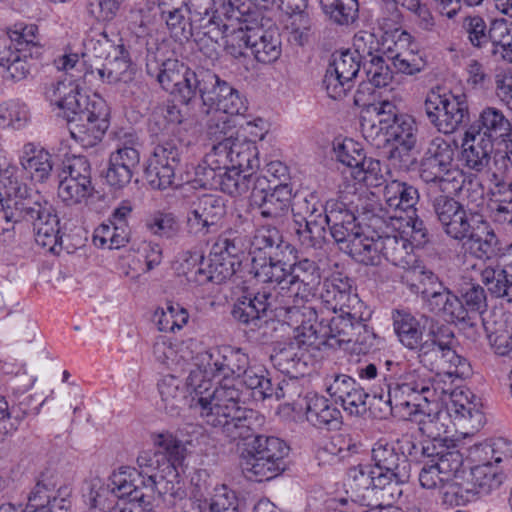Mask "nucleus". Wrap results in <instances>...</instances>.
<instances>
[{
    "label": "nucleus",
    "instance_id": "nucleus-36",
    "mask_svg": "<svg viewBox=\"0 0 512 512\" xmlns=\"http://www.w3.org/2000/svg\"><path fill=\"white\" fill-rule=\"evenodd\" d=\"M395 34H398V40L394 41V35L392 38L388 35V44H386L387 59L392 62L394 68L403 74L413 75L423 70L425 63L423 59L415 54L413 51L403 49L404 43L410 41V34L406 31L399 32L395 30Z\"/></svg>",
    "mask_w": 512,
    "mask_h": 512
},
{
    "label": "nucleus",
    "instance_id": "nucleus-34",
    "mask_svg": "<svg viewBox=\"0 0 512 512\" xmlns=\"http://www.w3.org/2000/svg\"><path fill=\"white\" fill-rule=\"evenodd\" d=\"M109 483L116 499L127 497L132 504L145 502L144 490L148 489L147 479L145 480L142 473L135 468L120 467L110 475Z\"/></svg>",
    "mask_w": 512,
    "mask_h": 512
},
{
    "label": "nucleus",
    "instance_id": "nucleus-48",
    "mask_svg": "<svg viewBox=\"0 0 512 512\" xmlns=\"http://www.w3.org/2000/svg\"><path fill=\"white\" fill-rule=\"evenodd\" d=\"M439 132L443 134H452L462 125L470 120L469 105L466 95L447 94V102L444 114H441Z\"/></svg>",
    "mask_w": 512,
    "mask_h": 512
},
{
    "label": "nucleus",
    "instance_id": "nucleus-12",
    "mask_svg": "<svg viewBox=\"0 0 512 512\" xmlns=\"http://www.w3.org/2000/svg\"><path fill=\"white\" fill-rule=\"evenodd\" d=\"M31 203H4L0 202V230L8 231L10 223H18L22 220L30 222L33 226L36 243L52 253L61 250V236L59 218H42L36 216Z\"/></svg>",
    "mask_w": 512,
    "mask_h": 512
},
{
    "label": "nucleus",
    "instance_id": "nucleus-50",
    "mask_svg": "<svg viewBox=\"0 0 512 512\" xmlns=\"http://www.w3.org/2000/svg\"><path fill=\"white\" fill-rule=\"evenodd\" d=\"M354 293L349 278L336 276L324 281L320 297L327 309L337 313L349 302Z\"/></svg>",
    "mask_w": 512,
    "mask_h": 512
},
{
    "label": "nucleus",
    "instance_id": "nucleus-6",
    "mask_svg": "<svg viewBox=\"0 0 512 512\" xmlns=\"http://www.w3.org/2000/svg\"><path fill=\"white\" fill-rule=\"evenodd\" d=\"M339 314L322 329L323 336H332L335 344H352V350L366 354L374 346L376 334L369 326L372 310L358 297H351Z\"/></svg>",
    "mask_w": 512,
    "mask_h": 512
},
{
    "label": "nucleus",
    "instance_id": "nucleus-47",
    "mask_svg": "<svg viewBox=\"0 0 512 512\" xmlns=\"http://www.w3.org/2000/svg\"><path fill=\"white\" fill-rule=\"evenodd\" d=\"M455 288L461 304L465 308L468 322L470 314H481L487 309V294L485 289L472 278L461 276L455 283Z\"/></svg>",
    "mask_w": 512,
    "mask_h": 512
},
{
    "label": "nucleus",
    "instance_id": "nucleus-57",
    "mask_svg": "<svg viewBox=\"0 0 512 512\" xmlns=\"http://www.w3.org/2000/svg\"><path fill=\"white\" fill-rule=\"evenodd\" d=\"M323 12L339 25H349L358 18V0H319Z\"/></svg>",
    "mask_w": 512,
    "mask_h": 512
},
{
    "label": "nucleus",
    "instance_id": "nucleus-14",
    "mask_svg": "<svg viewBox=\"0 0 512 512\" xmlns=\"http://www.w3.org/2000/svg\"><path fill=\"white\" fill-rule=\"evenodd\" d=\"M373 467L378 476L377 483L383 482L388 496H400V485L409 481L411 465L404 453H399L392 444L379 441L372 449Z\"/></svg>",
    "mask_w": 512,
    "mask_h": 512
},
{
    "label": "nucleus",
    "instance_id": "nucleus-37",
    "mask_svg": "<svg viewBox=\"0 0 512 512\" xmlns=\"http://www.w3.org/2000/svg\"><path fill=\"white\" fill-rule=\"evenodd\" d=\"M465 239L470 242V249L478 258L502 257L504 249L501 247L500 240L482 215H480V223L472 225Z\"/></svg>",
    "mask_w": 512,
    "mask_h": 512
},
{
    "label": "nucleus",
    "instance_id": "nucleus-21",
    "mask_svg": "<svg viewBox=\"0 0 512 512\" xmlns=\"http://www.w3.org/2000/svg\"><path fill=\"white\" fill-rule=\"evenodd\" d=\"M254 186L251 193V205L259 211L262 218L281 224L288 217L292 188L289 184L281 182L268 190Z\"/></svg>",
    "mask_w": 512,
    "mask_h": 512
},
{
    "label": "nucleus",
    "instance_id": "nucleus-63",
    "mask_svg": "<svg viewBox=\"0 0 512 512\" xmlns=\"http://www.w3.org/2000/svg\"><path fill=\"white\" fill-rule=\"evenodd\" d=\"M362 66L361 55L356 51L347 50L339 55H333V61L329 65L328 70L340 75V78L345 80L353 79L357 76Z\"/></svg>",
    "mask_w": 512,
    "mask_h": 512
},
{
    "label": "nucleus",
    "instance_id": "nucleus-9",
    "mask_svg": "<svg viewBox=\"0 0 512 512\" xmlns=\"http://www.w3.org/2000/svg\"><path fill=\"white\" fill-rule=\"evenodd\" d=\"M454 332L445 324L431 327L425 340L415 349L423 367L437 374L463 376L468 370L467 360L454 349Z\"/></svg>",
    "mask_w": 512,
    "mask_h": 512
},
{
    "label": "nucleus",
    "instance_id": "nucleus-17",
    "mask_svg": "<svg viewBox=\"0 0 512 512\" xmlns=\"http://www.w3.org/2000/svg\"><path fill=\"white\" fill-rule=\"evenodd\" d=\"M308 301L293 300L290 304H282V301H278L277 305L282 308L279 313V318L292 327L297 333L295 339L302 342V345L311 346L316 340H320V343L328 342L329 345H335L332 336H323L322 329L326 327L323 321L317 323V312L316 310L307 304Z\"/></svg>",
    "mask_w": 512,
    "mask_h": 512
},
{
    "label": "nucleus",
    "instance_id": "nucleus-60",
    "mask_svg": "<svg viewBox=\"0 0 512 512\" xmlns=\"http://www.w3.org/2000/svg\"><path fill=\"white\" fill-rule=\"evenodd\" d=\"M146 229L153 235L173 239L180 233L181 226L173 213L157 211L145 220Z\"/></svg>",
    "mask_w": 512,
    "mask_h": 512
},
{
    "label": "nucleus",
    "instance_id": "nucleus-55",
    "mask_svg": "<svg viewBox=\"0 0 512 512\" xmlns=\"http://www.w3.org/2000/svg\"><path fill=\"white\" fill-rule=\"evenodd\" d=\"M206 133L214 143L226 138L235 139L236 125L234 118L223 111L207 110Z\"/></svg>",
    "mask_w": 512,
    "mask_h": 512
},
{
    "label": "nucleus",
    "instance_id": "nucleus-53",
    "mask_svg": "<svg viewBox=\"0 0 512 512\" xmlns=\"http://www.w3.org/2000/svg\"><path fill=\"white\" fill-rule=\"evenodd\" d=\"M297 339L286 343L283 347L275 350L270 359L274 367L284 374H294L299 371L301 365H305L303 358L306 349Z\"/></svg>",
    "mask_w": 512,
    "mask_h": 512
},
{
    "label": "nucleus",
    "instance_id": "nucleus-7",
    "mask_svg": "<svg viewBox=\"0 0 512 512\" xmlns=\"http://www.w3.org/2000/svg\"><path fill=\"white\" fill-rule=\"evenodd\" d=\"M391 374L382 373L385 381L395 378L394 383H387L388 403L401 407H423L439 400L434 381L421 368L401 370L399 363L387 360L384 363Z\"/></svg>",
    "mask_w": 512,
    "mask_h": 512
},
{
    "label": "nucleus",
    "instance_id": "nucleus-29",
    "mask_svg": "<svg viewBox=\"0 0 512 512\" xmlns=\"http://www.w3.org/2000/svg\"><path fill=\"white\" fill-rule=\"evenodd\" d=\"M216 172L211 169L204 170V178L201 179L202 185L220 190L233 197L245 194L252 185L262 186L267 181V176L259 179L252 172L246 173L232 166Z\"/></svg>",
    "mask_w": 512,
    "mask_h": 512
},
{
    "label": "nucleus",
    "instance_id": "nucleus-20",
    "mask_svg": "<svg viewBox=\"0 0 512 512\" xmlns=\"http://www.w3.org/2000/svg\"><path fill=\"white\" fill-rule=\"evenodd\" d=\"M226 215L223 198L212 194H203L191 202L187 212L185 229L192 237H203L215 232Z\"/></svg>",
    "mask_w": 512,
    "mask_h": 512
},
{
    "label": "nucleus",
    "instance_id": "nucleus-10",
    "mask_svg": "<svg viewBox=\"0 0 512 512\" xmlns=\"http://www.w3.org/2000/svg\"><path fill=\"white\" fill-rule=\"evenodd\" d=\"M242 453L241 468L246 476L255 481H267L280 475L286 467L285 458L290 448L280 438L258 435L257 431L250 438Z\"/></svg>",
    "mask_w": 512,
    "mask_h": 512
},
{
    "label": "nucleus",
    "instance_id": "nucleus-58",
    "mask_svg": "<svg viewBox=\"0 0 512 512\" xmlns=\"http://www.w3.org/2000/svg\"><path fill=\"white\" fill-rule=\"evenodd\" d=\"M388 145L400 144L407 147H415L417 142V126L409 115H400L398 120L387 127Z\"/></svg>",
    "mask_w": 512,
    "mask_h": 512
},
{
    "label": "nucleus",
    "instance_id": "nucleus-16",
    "mask_svg": "<svg viewBox=\"0 0 512 512\" xmlns=\"http://www.w3.org/2000/svg\"><path fill=\"white\" fill-rule=\"evenodd\" d=\"M146 71L155 77L162 88L174 96H178L184 104L194 99L193 86L197 70L193 71L176 59H168L159 64L156 59L148 60Z\"/></svg>",
    "mask_w": 512,
    "mask_h": 512
},
{
    "label": "nucleus",
    "instance_id": "nucleus-33",
    "mask_svg": "<svg viewBox=\"0 0 512 512\" xmlns=\"http://www.w3.org/2000/svg\"><path fill=\"white\" fill-rule=\"evenodd\" d=\"M295 225V232L303 246L321 248L326 242L328 222L323 204L314 203L309 215L302 220L295 219Z\"/></svg>",
    "mask_w": 512,
    "mask_h": 512
},
{
    "label": "nucleus",
    "instance_id": "nucleus-43",
    "mask_svg": "<svg viewBox=\"0 0 512 512\" xmlns=\"http://www.w3.org/2000/svg\"><path fill=\"white\" fill-rule=\"evenodd\" d=\"M22 168L37 182H45L53 170L52 155L33 143L23 146L20 156Z\"/></svg>",
    "mask_w": 512,
    "mask_h": 512
},
{
    "label": "nucleus",
    "instance_id": "nucleus-26",
    "mask_svg": "<svg viewBox=\"0 0 512 512\" xmlns=\"http://www.w3.org/2000/svg\"><path fill=\"white\" fill-rule=\"evenodd\" d=\"M279 300V295L274 288L273 291L263 289L253 295L242 296L234 304L232 316L240 323L258 327L268 311L279 318L282 309L280 305H276Z\"/></svg>",
    "mask_w": 512,
    "mask_h": 512
},
{
    "label": "nucleus",
    "instance_id": "nucleus-51",
    "mask_svg": "<svg viewBox=\"0 0 512 512\" xmlns=\"http://www.w3.org/2000/svg\"><path fill=\"white\" fill-rule=\"evenodd\" d=\"M480 278L494 297L512 301V271L506 263L503 267H485L480 272Z\"/></svg>",
    "mask_w": 512,
    "mask_h": 512
},
{
    "label": "nucleus",
    "instance_id": "nucleus-41",
    "mask_svg": "<svg viewBox=\"0 0 512 512\" xmlns=\"http://www.w3.org/2000/svg\"><path fill=\"white\" fill-rule=\"evenodd\" d=\"M306 418L315 427L331 429L341 424V412L324 396H306Z\"/></svg>",
    "mask_w": 512,
    "mask_h": 512
},
{
    "label": "nucleus",
    "instance_id": "nucleus-61",
    "mask_svg": "<svg viewBox=\"0 0 512 512\" xmlns=\"http://www.w3.org/2000/svg\"><path fill=\"white\" fill-rule=\"evenodd\" d=\"M178 166L165 165L162 162L149 159L145 169V178L153 189L164 190L172 187L175 182V170Z\"/></svg>",
    "mask_w": 512,
    "mask_h": 512
},
{
    "label": "nucleus",
    "instance_id": "nucleus-4",
    "mask_svg": "<svg viewBox=\"0 0 512 512\" xmlns=\"http://www.w3.org/2000/svg\"><path fill=\"white\" fill-rule=\"evenodd\" d=\"M365 220V237L355 239L353 258L365 265H379L382 258L405 268L413 258L412 243L399 231L401 224H392L384 215Z\"/></svg>",
    "mask_w": 512,
    "mask_h": 512
},
{
    "label": "nucleus",
    "instance_id": "nucleus-54",
    "mask_svg": "<svg viewBox=\"0 0 512 512\" xmlns=\"http://www.w3.org/2000/svg\"><path fill=\"white\" fill-rule=\"evenodd\" d=\"M157 449L142 451L140 454H152L162 456L165 462H168L172 468L177 469L186 457V447L182 441L171 434H161L156 441Z\"/></svg>",
    "mask_w": 512,
    "mask_h": 512
},
{
    "label": "nucleus",
    "instance_id": "nucleus-24",
    "mask_svg": "<svg viewBox=\"0 0 512 512\" xmlns=\"http://www.w3.org/2000/svg\"><path fill=\"white\" fill-rule=\"evenodd\" d=\"M136 140L129 135L110 154L106 172V181L110 186L120 189L130 183L140 163Z\"/></svg>",
    "mask_w": 512,
    "mask_h": 512
},
{
    "label": "nucleus",
    "instance_id": "nucleus-11",
    "mask_svg": "<svg viewBox=\"0 0 512 512\" xmlns=\"http://www.w3.org/2000/svg\"><path fill=\"white\" fill-rule=\"evenodd\" d=\"M72 107L63 117L71 137L83 147H93L99 143L110 125V109L106 101L94 95H84V101Z\"/></svg>",
    "mask_w": 512,
    "mask_h": 512
},
{
    "label": "nucleus",
    "instance_id": "nucleus-56",
    "mask_svg": "<svg viewBox=\"0 0 512 512\" xmlns=\"http://www.w3.org/2000/svg\"><path fill=\"white\" fill-rule=\"evenodd\" d=\"M189 319L187 310L178 303L167 302L165 307L155 311L153 320L160 331L180 330Z\"/></svg>",
    "mask_w": 512,
    "mask_h": 512
},
{
    "label": "nucleus",
    "instance_id": "nucleus-27",
    "mask_svg": "<svg viewBox=\"0 0 512 512\" xmlns=\"http://www.w3.org/2000/svg\"><path fill=\"white\" fill-rule=\"evenodd\" d=\"M422 454L430 459L449 481L458 478L464 472V456L459 445L452 439L430 440L422 446Z\"/></svg>",
    "mask_w": 512,
    "mask_h": 512
},
{
    "label": "nucleus",
    "instance_id": "nucleus-3",
    "mask_svg": "<svg viewBox=\"0 0 512 512\" xmlns=\"http://www.w3.org/2000/svg\"><path fill=\"white\" fill-rule=\"evenodd\" d=\"M271 263L253 260V273L258 282L270 284L282 304L309 301L321 283L320 268L315 261L304 258L288 263L284 257L271 258Z\"/></svg>",
    "mask_w": 512,
    "mask_h": 512
},
{
    "label": "nucleus",
    "instance_id": "nucleus-64",
    "mask_svg": "<svg viewBox=\"0 0 512 512\" xmlns=\"http://www.w3.org/2000/svg\"><path fill=\"white\" fill-rule=\"evenodd\" d=\"M456 149L457 144L455 141H448L438 136L430 141L424 157L451 169L456 166L454 163Z\"/></svg>",
    "mask_w": 512,
    "mask_h": 512
},
{
    "label": "nucleus",
    "instance_id": "nucleus-25",
    "mask_svg": "<svg viewBox=\"0 0 512 512\" xmlns=\"http://www.w3.org/2000/svg\"><path fill=\"white\" fill-rule=\"evenodd\" d=\"M385 207H378L382 211L377 213L384 215L392 224H401L403 213L414 214L416 204L419 201V192L413 185L398 180L388 182L383 189Z\"/></svg>",
    "mask_w": 512,
    "mask_h": 512
},
{
    "label": "nucleus",
    "instance_id": "nucleus-49",
    "mask_svg": "<svg viewBox=\"0 0 512 512\" xmlns=\"http://www.w3.org/2000/svg\"><path fill=\"white\" fill-rule=\"evenodd\" d=\"M414 409V419L422 435L431 440L442 439L440 436L446 432L445 420L448 413L439 409L438 401L423 407H414Z\"/></svg>",
    "mask_w": 512,
    "mask_h": 512
},
{
    "label": "nucleus",
    "instance_id": "nucleus-23",
    "mask_svg": "<svg viewBox=\"0 0 512 512\" xmlns=\"http://www.w3.org/2000/svg\"><path fill=\"white\" fill-rule=\"evenodd\" d=\"M137 464L142 469V473L147 475V490L151 492L155 490L160 496L178 497L182 495L177 469L165 462L161 455L139 454Z\"/></svg>",
    "mask_w": 512,
    "mask_h": 512
},
{
    "label": "nucleus",
    "instance_id": "nucleus-62",
    "mask_svg": "<svg viewBox=\"0 0 512 512\" xmlns=\"http://www.w3.org/2000/svg\"><path fill=\"white\" fill-rule=\"evenodd\" d=\"M129 230L128 227H120L119 225L101 224L94 233L93 241L95 245L109 249H118L128 242Z\"/></svg>",
    "mask_w": 512,
    "mask_h": 512
},
{
    "label": "nucleus",
    "instance_id": "nucleus-15",
    "mask_svg": "<svg viewBox=\"0 0 512 512\" xmlns=\"http://www.w3.org/2000/svg\"><path fill=\"white\" fill-rule=\"evenodd\" d=\"M386 44L388 37H383L381 42L370 32H359L353 40V46L361 55L367 80L375 87H385L393 79V72L387 64Z\"/></svg>",
    "mask_w": 512,
    "mask_h": 512
},
{
    "label": "nucleus",
    "instance_id": "nucleus-5",
    "mask_svg": "<svg viewBox=\"0 0 512 512\" xmlns=\"http://www.w3.org/2000/svg\"><path fill=\"white\" fill-rule=\"evenodd\" d=\"M344 196L340 200H330L324 206L326 220L328 222L329 234L338 242L346 244L345 248L353 258V243L355 239L365 237L364 218H375L378 203L368 197L353 195V199L347 201Z\"/></svg>",
    "mask_w": 512,
    "mask_h": 512
},
{
    "label": "nucleus",
    "instance_id": "nucleus-1",
    "mask_svg": "<svg viewBox=\"0 0 512 512\" xmlns=\"http://www.w3.org/2000/svg\"><path fill=\"white\" fill-rule=\"evenodd\" d=\"M189 385L194 391L192 407L209 426L218 428L229 441L250 439L261 425L258 413L239 405L241 390L235 381H221L212 393L210 379L202 371H190Z\"/></svg>",
    "mask_w": 512,
    "mask_h": 512
},
{
    "label": "nucleus",
    "instance_id": "nucleus-42",
    "mask_svg": "<svg viewBox=\"0 0 512 512\" xmlns=\"http://www.w3.org/2000/svg\"><path fill=\"white\" fill-rule=\"evenodd\" d=\"M235 262L232 258L225 257L223 252L215 253L207 261H202L200 267L195 271L193 281L199 285L209 282L221 284L235 273Z\"/></svg>",
    "mask_w": 512,
    "mask_h": 512
},
{
    "label": "nucleus",
    "instance_id": "nucleus-22",
    "mask_svg": "<svg viewBox=\"0 0 512 512\" xmlns=\"http://www.w3.org/2000/svg\"><path fill=\"white\" fill-rule=\"evenodd\" d=\"M95 56L104 58L105 62L98 67L97 73L104 83H128L133 79L134 71L131 62L124 55L122 46L112 45L108 39L91 40Z\"/></svg>",
    "mask_w": 512,
    "mask_h": 512
},
{
    "label": "nucleus",
    "instance_id": "nucleus-2",
    "mask_svg": "<svg viewBox=\"0 0 512 512\" xmlns=\"http://www.w3.org/2000/svg\"><path fill=\"white\" fill-rule=\"evenodd\" d=\"M212 0H144L130 10L131 24L138 36L150 35L157 23L163 22L170 36L179 42L189 41L196 28L208 19Z\"/></svg>",
    "mask_w": 512,
    "mask_h": 512
},
{
    "label": "nucleus",
    "instance_id": "nucleus-31",
    "mask_svg": "<svg viewBox=\"0 0 512 512\" xmlns=\"http://www.w3.org/2000/svg\"><path fill=\"white\" fill-rule=\"evenodd\" d=\"M206 20L200 22L192 38L198 49L210 59L218 56V40L225 39V49L228 51V37L224 31V25L229 20L226 17L219 16L218 8L215 11L210 10Z\"/></svg>",
    "mask_w": 512,
    "mask_h": 512
},
{
    "label": "nucleus",
    "instance_id": "nucleus-44",
    "mask_svg": "<svg viewBox=\"0 0 512 512\" xmlns=\"http://www.w3.org/2000/svg\"><path fill=\"white\" fill-rule=\"evenodd\" d=\"M192 90L194 98L199 96L203 105L212 109L225 93L230 92V84L221 80L214 72L201 68L197 70Z\"/></svg>",
    "mask_w": 512,
    "mask_h": 512
},
{
    "label": "nucleus",
    "instance_id": "nucleus-59",
    "mask_svg": "<svg viewBox=\"0 0 512 512\" xmlns=\"http://www.w3.org/2000/svg\"><path fill=\"white\" fill-rule=\"evenodd\" d=\"M230 159H232V167L249 173L258 166L257 147L254 142L237 137L233 139Z\"/></svg>",
    "mask_w": 512,
    "mask_h": 512
},
{
    "label": "nucleus",
    "instance_id": "nucleus-30",
    "mask_svg": "<svg viewBox=\"0 0 512 512\" xmlns=\"http://www.w3.org/2000/svg\"><path fill=\"white\" fill-rule=\"evenodd\" d=\"M293 254L294 247L283 240L281 232L270 225H263L258 228L251 240L252 261L255 259L259 264L271 263V258L284 257V253Z\"/></svg>",
    "mask_w": 512,
    "mask_h": 512
},
{
    "label": "nucleus",
    "instance_id": "nucleus-19",
    "mask_svg": "<svg viewBox=\"0 0 512 512\" xmlns=\"http://www.w3.org/2000/svg\"><path fill=\"white\" fill-rule=\"evenodd\" d=\"M433 212L443 232L450 238L462 241L472 225L480 223V214L467 210L449 195H439L432 201Z\"/></svg>",
    "mask_w": 512,
    "mask_h": 512
},
{
    "label": "nucleus",
    "instance_id": "nucleus-52",
    "mask_svg": "<svg viewBox=\"0 0 512 512\" xmlns=\"http://www.w3.org/2000/svg\"><path fill=\"white\" fill-rule=\"evenodd\" d=\"M112 490L110 483L106 484L102 479L95 477L89 482L88 492L84 495L85 502L91 510H99V512L123 508Z\"/></svg>",
    "mask_w": 512,
    "mask_h": 512
},
{
    "label": "nucleus",
    "instance_id": "nucleus-28",
    "mask_svg": "<svg viewBox=\"0 0 512 512\" xmlns=\"http://www.w3.org/2000/svg\"><path fill=\"white\" fill-rule=\"evenodd\" d=\"M219 16L226 17L233 23L244 21L257 24L270 21L277 11L278 0H219Z\"/></svg>",
    "mask_w": 512,
    "mask_h": 512
},
{
    "label": "nucleus",
    "instance_id": "nucleus-39",
    "mask_svg": "<svg viewBox=\"0 0 512 512\" xmlns=\"http://www.w3.org/2000/svg\"><path fill=\"white\" fill-rule=\"evenodd\" d=\"M45 98L60 110V116L64 117L72 107L80 105L79 100L84 101L79 85L72 80L51 81L45 85Z\"/></svg>",
    "mask_w": 512,
    "mask_h": 512
},
{
    "label": "nucleus",
    "instance_id": "nucleus-13",
    "mask_svg": "<svg viewBox=\"0 0 512 512\" xmlns=\"http://www.w3.org/2000/svg\"><path fill=\"white\" fill-rule=\"evenodd\" d=\"M195 361L194 371H202L204 379L221 377L222 381L241 378L249 365L248 355L231 346L212 347L198 353Z\"/></svg>",
    "mask_w": 512,
    "mask_h": 512
},
{
    "label": "nucleus",
    "instance_id": "nucleus-35",
    "mask_svg": "<svg viewBox=\"0 0 512 512\" xmlns=\"http://www.w3.org/2000/svg\"><path fill=\"white\" fill-rule=\"evenodd\" d=\"M463 158L468 168L481 172L488 167L494 143L485 134L476 132L475 126H470L463 138Z\"/></svg>",
    "mask_w": 512,
    "mask_h": 512
},
{
    "label": "nucleus",
    "instance_id": "nucleus-46",
    "mask_svg": "<svg viewBox=\"0 0 512 512\" xmlns=\"http://www.w3.org/2000/svg\"><path fill=\"white\" fill-rule=\"evenodd\" d=\"M158 390L164 409L170 414H178L179 410L186 405L187 394H194L192 387L189 385V377L187 382L173 376L165 375L158 382Z\"/></svg>",
    "mask_w": 512,
    "mask_h": 512
},
{
    "label": "nucleus",
    "instance_id": "nucleus-32",
    "mask_svg": "<svg viewBox=\"0 0 512 512\" xmlns=\"http://www.w3.org/2000/svg\"><path fill=\"white\" fill-rule=\"evenodd\" d=\"M429 310L451 323H468L465 308L461 304L456 288L451 290L440 285L431 293L423 292Z\"/></svg>",
    "mask_w": 512,
    "mask_h": 512
},
{
    "label": "nucleus",
    "instance_id": "nucleus-45",
    "mask_svg": "<svg viewBox=\"0 0 512 512\" xmlns=\"http://www.w3.org/2000/svg\"><path fill=\"white\" fill-rule=\"evenodd\" d=\"M378 474L370 465L359 464L350 467L347 472L348 485L357 497L365 500L372 492H380L382 497L387 493V487L383 482L377 483Z\"/></svg>",
    "mask_w": 512,
    "mask_h": 512
},
{
    "label": "nucleus",
    "instance_id": "nucleus-8",
    "mask_svg": "<svg viewBox=\"0 0 512 512\" xmlns=\"http://www.w3.org/2000/svg\"><path fill=\"white\" fill-rule=\"evenodd\" d=\"M228 37V53L234 57L244 56L243 49L249 48L255 59L261 63H273L282 52L281 36L277 27L264 29V23L252 24L244 21L224 25Z\"/></svg>",
    "mask_w": 512,
    "mask_h": 512
},
{
    "label": "nucleus",
    "instance_id": "nucleus-38",
    "mask_svg": "<svg viewBox=\"0 0 512 512\" xmlns=\"http://www.w3.org/2000/svg\"><path fill=\"white\" fill-rule=\"evenodd\" d=\"M476 132L485 134L491 142L509 140L512 136V123L505 116L501 109L496 107L487 106L479 113L478 119L475 124Z\"/></svg>",
    "mask_w": 512,
    "mask_h": 512
},
{
    "label": "nucleus",
    "instance_id": "nucleus-40",
    "mask_svg": "<svg viewBox=\"0 0 512 512\" xmlns=\"http://www.w3.org/2000/svg\"><path fill=\"white\" fill-rule=\"evenodd\" d=\"M392 320L395 334L405 348L414 351L425 340V327L409 311L394 310Z\"/></svg>",
    "mask_w": 512,
    "mask_h": 512
},
{
    "label": "nucleus",
    "instance_id": "nucleus-18",
    "mask_svg": "<svg viewBox=\"0 0 512 512\" xmlns=\"http://www.w3.org/2000/svg\"><path fill=\"white\" fill-rule=\"evenodd\" d=\"M0 202L34 203L29 206L35 210L36 216L42 218H58L53 206L36 192H33L19 181L17 168L6 161L0 162Z\"/></svg>",
    "mask_w": 512,
    "mask_h": 512
}]
</instances>
